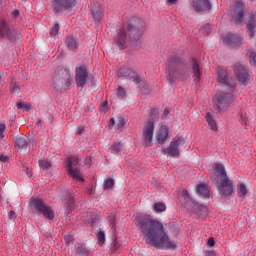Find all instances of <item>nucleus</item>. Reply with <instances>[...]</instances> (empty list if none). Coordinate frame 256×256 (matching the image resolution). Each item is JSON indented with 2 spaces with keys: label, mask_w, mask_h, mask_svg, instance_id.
I'll return each instance as SVG.
<instances>
[{
  "label": "nucleus",
  "mask_w": 256,
  "mask_h": 256,
  "mask_svg": "<svg viewBox=\"0 0 256 256\" xmlns=\"http://www.w3.org/2000/svg\"><path fill=\"white\" fill-rule=\"evenodd\" d=\"M136 221V227L139 228L152 247L166 251L177 247V244L169 238V234L165 231V226L159 220L149 217H138Z\"/></svg>",
  "instance_id": "obj_1"
},
{
  "label": "nucleus",
  "mask_w": 256,
  "mask_h": 256,
  "mask_svg": "<svg viewBox=\"0 0 256 256\" xmlns=\"http://www.w3.org/2000/svg\"><path fill=\"white\" fill-rule=\"evenodd\" d=\"M167 73L169 83H175L177 75H181V77H189L191 75V71H189L185 62L178 56H172L168 59Z\"/></svg>",
  "instance_id": "obj_2"
},
{
  "label": "nucleus",
  "mask_w": 256,
  "mask_h": 256,
  "mask_svg": "<svg viewBox=\"0 0 256 256\" xmlns=\"http://www.w3.org/2000/svg\"><path fill=\"white\" fill-rule=\"evenodd\" d=\"M73 84V75L67 68L58 67L54 72L53 88L55 91H67Z\"/></svg>",
  "instance_id": "obj_3"
},
{
  "label": "nucleus",
  "mask_w": 256,
  "mask_h": 256,
  "mask_svg": "<svg viewBox=\"0 0 256 256\" xmlns=\"http://www.w3.org/2000/svg\"><path fill=\"white\" fill-rule=\"evenodd\" d=\"M159 116V109L152 108L150 112L151 119L147 121L143 128V139L145 147H153V133L155 132V119Z\"/></svg>",
  "instance_id": "obj_4"
},
{
  "label": "nucleus",
  "mask_w": 256,
  "mask_h": 256,
  "mask_svg": "<svg viewBox=\"0 0 256 256\" xmlns=\"http://www.w3.org/2000/svg\"><path fill=\"white\" fill-rule=\"evenodd\" d=\"M66 170L68 172L69 177H71L74 181H85L83 176H81V163H79V158L70 156L66 161Z\"/></svg>",
  "instance_id": "obj_5"
},
{
  "label": "nucleus",
  "mask_w": 256,
  "mask_h": 256,
  "mask_svg": "<svg viewBox=\"0 0 256 256\" xmlns=\"http://www.w3.org/2000/svg\"><path fill=\"white\" fill-rule=\"evenodd\" d=\"M30 205L38 211V213H41L45 219H48L49 221H53V219H55V211H53L50 206H47L42 199L31 198Z\"/></svg>",
  "instance_id": "obj_6"
},
{
  "label": "nucleus",
  "mask_w": 256,
  "mask_h": 256,
  "mask_svg": "<svg viewBox=\"0 0 256 256\" xmlns=\"http://www.w3.org/2000/svg\"><path fill=\"white\" fill-rule=\"evenodd\" d=\"M181 145H185V138L181 136H176L170 142L169 147L163 149L162 152L164 155H169V157L179 159V147H181Z\"/></svg>",
  "instance_id": "obj_7"
},
{
  "label": "nucleus",
  "mask_w": 256,
  "mask_h": 256,
  "mask_svg": "<svg viewBox=\"0 0 256 256\" xmlns=\"http://www.w3.org/2000/svg\"><path fill=\"white\" fill-rule=\"evenodd\" d=\"M233 103V93L231 92H220L217 95L216 109L218 113H223L227 111L228 107H231Z\"/></svg>",
  "instance_id": "obj_8"
},
{
  "label": "nucleus",
  "mask_w": 256,
  "mask_h": 256,
  "mask_svg": "<svg viewBox=\"0 0 256 256\" xmlns=\"http://www.w3.org/2000/svg\"><path fill=\"white\" fill-rule=\"evenodd\" d=\"M87 81H89V71L87 70V66H76L75 83L78 89L83 90L85 85H87Z\"/></svg>",
  "instance_id": "obj_9"
},
{
  "label": "nucleus",
  "mask_w": 256,
  "mask_h": 256,
  "mask_svg": "<svg viewBox=\"0 0 256 256\" xmlns=\"http://www.w3.org/2000/svg\"><path fill=\"white\" fill-rule=\"evenodd\" d=\"M77 0H52L51 7L53 13H63L71 11L75 7Z\"/></svg>",
  "instance_id": "obj_10"
},
{
  "label": "nucleus",
  "mask_w": 256,
  "mask_h": 256,
  "mask_svg": "<svg viewBox=\"0 0 256 256\" xmlns=\"http://www.w3.org/2000/svg\"><path fill=\"white\" fill-rule=\"evenodd\" d=\"M139 23L140 24H136V25L129 23L127 25V31L129 33L131 43L135 41H139V39L143 37V27H144L143 20H139Z\"/></svg>",
  "instance_id": "obj_11"
},
{
  "label": "nucleus",
  "mask_w": 256,
  "mask_h": 256,
  "mask_svg": "<svg viewBox=\"0 0 256 256\" xmlns=\"http://www.w3.org/2000/svg\"><path fill=\"white\" fill-rule=\"evenodd\" d=\"M233 180L229 178L220 179V186L218 187V191L222 197H231L233 193H235V188H233Z\"/></svg>",
  "instance_id": "obj_12"
},
{
  "label": "nucleus",
  "mask_w": 256,
  "mask_h": 256,
  "mask_svg": "<svg viewBox=\"0 0 256 256\" xmlns=\"http://www.w3.org/2000/svg\"><path fill=\"white\" fill-rule=\"evenodd\" d=\"M0 37L2 39H7V41H11L12 43L17 41L15 31L9 27V24L5 20H0Z\"/></svg>",
  "instance_id": "obj_13"
},
{
  "label": "nucleus",
  "mask_w": 256,
  "mask_h": 256,
  "mask_svg": "<svg viewBox=\"0 0 256 256\" xmlns=\"http://www.w3.org/2000/svg\"><path fill=\"white\" fill-rule=\"evenodd\" d=\"M14 147L20 149V151L29 153L31 150V140L25 134H18L14 137Z\"/></svg>",
  "instance_id": "obj_14"
},
{
  "label": "nucleus",
  "mask_w": 256,
  "mask_h": 256,
  "mask_svg": "<svg viewBox=\"0 0 256 256\" xmlns=\"http://www.w3.org/2000/svg\"><path fill=\"white\" fill-rule=\"evenodd\" d=\"M117 75L118 77H129L137 85L143 83V79L141 78V76L136 74V72L133 71V69L127 66H121L117 72Z\"/></svg>",
  "instance_id": "obj_15"
},
{
  "label": "nucleus",
  "mask_w": 256,
  "mask_h": 256,
  "mask_svg": "<svg viewBox=\"0 0 256 256\" xmlns=\"http://www.w3.org/2000/svg\"><path fill=\"white\" fill-rule=\"evenodd\" d=\"M235 75L242 85H247L249 83V68L243 65H236L234 67Z\"/></svg>",
  "instance_id": "obj_16"
},
{
  "label": "nucleus",
  "mask_w": 256,
  "mask_h": 256,
  "mask_svg": "<svg viewBox=\"0 0 256 256\" xmlns=\"http://www.w3.org/2000/svg\"><path fill=\"white\" fill-rule=\"evenodd\" d=\"M214 171V175L211 176L214 185H219V181H221V179L229 178V176H227V171H225V166L221 163L214 164Z\"/></svg>",
  "instance_id": "obj_17"
},
{
  "label": "nucleus",
  "mask_w": 256,
  "mask_h": 256,
  "mask_svg": "<svg viewBox=\"0 0 256 256\" xmlns=\"http://www.w3.org/2000/svg\"><path fill=\"white\" fill-rule=\"evenodd\" d=\"M244 11H245V4H243V1L237 0L234 5V14H233L234 23L236 25H241V23H243Z\"/></svg>",
  "instance_id": "obj_18"
},
{
  "label": "nucleus",
  "mask_w": 256,
  "mask_h": 256,
  "mask_svg": "<svg viewBox=\"0 0 256 256\" xmlns=\"http://www.w3.org/2000/svg\"><path fill=\"white\" fill-rule=\"evenodd\" d=\"M113 43L118 49H127V31L125 27L119 30L116 37L113 39Z\"/></svg>",
  "instance_id": "obj_19"
},
{
  "label": "nucleus",
  "mask_w": 256,
  "mask_h": 256,
  "mask_svg": "<svg viewBox=\"0 0 256 256\" xmlns=\"http://www.w3.org/2000/svg\"><path fill=\"white\" fill-rule=\"evenodd\" d=\"M223 43L227 45V47H239L241 46V37L235 34H226L222 37Z\"/></svg>",
  "instance_id": "obj_20"
},
{
  "label": "nucleus",
  "mask_w": 256,
  "mask_h": 256,
  "mask_svg": "<svg viewBox=\"0 0 256 256\" xmlns=\"http://www.w3.org/2000/svg\"><path fill=\"white\" fill-rule=\"evenodd\" d=\"M192 7L198 13L209 11L211 10V2L209 0H193Z\"/></svg>",
  "instance_id": "obj_21"
},
{
  "label": "nucleus",
  "mask_w": 256,
  "mask_h": 256,
  "mask_svg": "<svg viewBox=\"0 0 256 256\" xmlns=\"http://www.w3.org/2000/svg\"><path fill=\"white\" fill-rule=\"evenodd\" d=\"M190 65L192 69V77L194 79L195 83H199L201 80V66L199 65V62H197V59L192 58L190 60Z\"/></svg>",
  "instance_id": "obj_22"
},
{
  "label": "nucleus",
  "mask_w": 256,
  "mask_h": 256,
  "mask_svg": "<svg viewBox=\"0 0 256 256\" xmlns=\"http://www.w3.org/2000/svg\"><path fill=\"white\" fill-rule=\"evenodd\" d=\"M156 139L160 145H163L169 139V128L167 126L160 127Z\"/></svg>",
  "instance_id": "obj_23"
},
{
  "label": "nucleus",
  "mask_w": 256,
  "mask_h": 256,
  "mask_svg": "<svg viewBox=\"0 0 256 256\" xmlns=\"http://www.w3.org/2000/svg\"><path fill=\"white\" fill-rule=\"evenodd\" d=\"M92 15L95 23L101 22V19H103V7L101 6V4H94V8L92 9Z\"/></svg>",
  "instance_id": "obj_24"
},
{
  "label": "nucleus",
  "mask_w": 256,
  "mask_h": 256,
  "mask_svg": "<svg viewBox=\"0 0 256 256\" xmlns=\"http://www.w3.org/2000/svg\"><path fill=\"white\" fill-rule=\"evenodd\" d=\"M196 193L203 199H209V186L207 184H199L196 188Z\"/></svg>",
  "instance_id": "obj_25"
},
{
  "label": "nucleus",
  "mask_w": 256,
  "mask_h": 256,
  "mask_svg": "<svg viewBox=\"0 0 256 256\" xmlns=\"http://www.w3.org/2000/svg\"><path fill=\"white\" fill-rule=\"evenodd\" d=\"M246 27L248 29L249 37H255V31H253L256 27L255 15H253V14L249 15L248 23H247Z\"/></svg>",
  "instance_id": "obj_26"
},
{
  "label": "nucleus",
  "mask_w": 256,
  "mask_h": 256,
  "mask_svg": "<svg viewBox=\"0 0 256 256\" xmlns=\"http://www.w3.org/2000/svg\"><path fill=\"white\" fill-rule=\"evenodd\" d=\"M91 251L89 250V247H87V244H76V255L78 256H89Z\"/></svg>",
  "instance_id": "obj_27"
},
{
  "label": "nucleus",
  "mask_w": 256,
  "mask_h": 256,
  "mask_svg": "<svg viewBox=\"0 0 256 256\" xmlns=\"http://www.w3.org/2000/svg\"><path fill=\"white\" fill-rule=\"evenodd\" d=\"M66 46L69 51H77V39L73 36H66Z\"/></svg>",
  "instance_id": "obj_28"
},
{
  "label": "nucleus",
  "mask_w": 256,
  "mask_h": 256,
  "mask_svg": "<svg viewBox=\"0 0 256 256\" xmlns=\"http://www.w3.org/2000/svg\"><path fill=\"white\" fill-rule=\"evenodd\" d=\"M205 119L211 131H218L217 122L213 118V114H211L210 112H207L205 115Z\"/></svg>",
  "instance_id": "obj_29"
},
{
  "label": "nucleus",
  "mask_w": 256,
  "mask_h": 256,
  "mask_svg": "<svg viewBox=\"0 0 256 256\" xmlns=\"http://www.w3.org/2000/svg\"><path fill=\"white\" fill-rule=\"evenodd\" d=\"M218 81L219 83H223V85H229V75L227 74V71L224 69L218 70Z\"/></svg>",
  "instance_id": "obj_30"
},
{
  "label": "nucleus",
  "mask_w": 256,
  "mask_h": 256,
  "mask_svg": "<svg viewBox=\"0 0 256 256\" xmlns=\"http://www.w3.org/2000/svg\"><path fill=\"white\" fill-rule=\"evenodd\" d=\"M195 213L198 217H207L209 214V209L203 205H197L195 208Z\"/></svg>",
  "instance_id": "obj_31"
},
{
  "label": "nucleus",
  "mask_w": 256,
  "mask_h": 256,
  "mask_svg": "<svg viewBox=\"0 0 256 256\" xmlns=\"http://www.w3.org/2000/svg\"><path fill=\"white\" fill-rule=\"evenodd\" d=\"M247 193H248L247 186L241 183L238 186V190H237L238 197H240L241 199H245V197H247Z\"/></svg>",
  "instance_id": "obj_32"
},
{
  "label": "nucleus",
  "mask_w": 256,
  "mask_h": 256,
  "mask_svg": "<svg viewBox=\"0 0 256 256\" xmlns=\"http://www.w3.org/2000/svg\"><path fill=\"white\" fill-rule=\"evenodd\" d=\"M153 211L155 213H163V211H167V205L163 202H157L153 206Z\"/></svg>",
  "instance_id": "obj_33"
},
{
  "label": "nucleus",
  "mask_w": 256,
  "mask_h": 256,
  "mask_svg": "<svg viewBox=\"0 0 256 256\" xmlns=\"http://www.w3.org/2000/svg\"><path fill=\"white\" fill-rule=\"evenodd\" d=\"M66 205L69 211H73V209H75V198L73 195H71V193H67Z\"/></svg>",
  "instance_id": "obj_34"
},
{
  "label": "nucleus",
  "mask_w": 256,
  "mask_h": 256,
  "mask_svg": "<svg viewBox=\"0 0 256 256\" xmlns=\"http://www.w3.org/2000/svg\"><path fill=\"white\" fill-rule=\"evenodd\" d=\"M125 125H127V118H125V116H118L117 118V127L118 129H123V127H125Z\"/></svg>",
  "instance_id": "obj_35"
},
{
  "label": "nucleus",
  "mask_w": 256,
  "mask_h": 256,
  "mask_svg": "<svg viewBox=\"0 0 256 256\" xmlns=\"http://www.w3.org/2000/svg\"><path fill=\"white\" fill-rule=\"evenodd\" d=\"M97 239H98V245L100 247H103V245H105V232L100 230L97 234Z\"/></svg>",
  "instance_id": "obj_36"
},
{
  "label": "nucleus",
  "mask_w": 256,
  "mask_h": 256,
  "mask_svg": "<svg viewBox=\"0 0 256 256\" xmlns=\"http://www.w3.org/2000/svg\"><path fill=\"white\" fill-rule=\"evenodd\" d=\"M115 187V180L108 178L104 181V189H113Z\"/></svg>",
  "instance_id": "obj_37"
},
{
  "label": "nucleus",
  "mask_w": 256,
  "mask_h": 256,
  "mask_svg": "<svg viewBox=\"0 0 256 256\" xmlns=\"http://www.w3.org/2000/svg\"><path fill=\"white\" fill-rule=\"evenodd\" d=\"M111 151L121 153V151H123V144H121V142L114 143L113 146H111Z\"/></svg>",
  "instance_id": "obj_38"
},
{
  "label": "nucleus",
  "mask_w": 256,
  "mask_h": 256,
  "mask_svg": "<svg viewBox=\"0 0 256 256\" xmlns=\"http://www.w3.org/2000/svg\"><path fill=\"white\" fill-rule=\"evenodd\" d=\"M39 167H41V169L49 170L51 169V162L47 160H39Z\"/></svg>",
  "instance_id": "obj_39"
},
{
  "label": "nucleus",
  "mask_w": 256,
  "mask_h": 256,
  "mask_svg": "<svg viewBox=\"0 0 256 256\" xmlns=\"http://www.w3.org/2000/svg\"><path fill=\"white\" fill-rule=\"evenodd\" d=\"M10 92L15 93L16 95L21 92V87L17 83H11L10 85Z\"/></svg>",
  "instance_id": "obj_40"
},
{
  "label": "nucleus",
  "mask_w": 256,
  "mask_h": 256,
  "mask_svg": "<svg viewBox=\"0 0 256 256\" xmlns=\"http://www.w3.org/2000/svg\"><path fill=\"white\" fill-rule=\"evenodd\" d=\"M59 29H60L59 23H55L50 30V37H55V35H58Z\"/></svg>",
  "instance_id": "obj_41"
},
{
  "label": "nucleus",
  "mask_w": 256,
  "mask_h": 256,
  "mask_svg": "<svg viewBox=\"0 0 256 256\" xmlns=\"http://www.w3.org/2000/svg\"><path fill=\"white\" fill-rule=\"evenodd\" d=\"M126 95H127V93L125 92V88L119 86L118 92H117L118 99H125Z\"/></svg>",
  "instance_id": "obj_42"
},
{
  "label": "nucleus",
  "mask_w": 256,
  "mask_h": 256,
  "mask_svg": "<svg viewBox=\"0 0 256 256\" xmlns=\"http://www.w3.org/2000/svg\"><path fill=\"white\" fill-rule=\"evenodd\" d=\"M16 107H17V109H25V111H29L31 109L30 104H25L23 102L16 103Z\"/></svg>",
  "instance_id": "obj_43"
},
{
  "label": "nucleus",
  "mask_w": 256,
  "mask_h": 256,
  "mask_svg": "<svg viewBox=\"0 0 256 256\" xmlns=\"http://www.w3.org/2000/svg\"><path fill=\"white\" fill-rule=\"evenodd\" d=\"M250 65L256 67V52L250 53Z\"/></svg>",
  "instance_id": "obj_44"
},
{
  "label": "nucleus",
  "mask_w": 256,
  "mask_h": 256,
  "mask_svg": "<svg viewBox=\"0 0 256 256\" xmlns=\"http://www.w3.org/2000/svg\"><path fill=\"white\" fill-rule=\"evenodd\" d=\"M5 131H7V126H5V124H0V139H4L5 138Z\"/></svg>",
  "instance_id": "obj_45"
},
{
  "label": "nucleus",
  "mask_w": 256,
  "mask_h": 256,
  "mask_svg": "<svg viewBox=\"0 0 256 256\" xmlns=\"http://www.w3.org/2000/svg\"><path fill=\"white\" fill-rule=\"evenodd\" d=\"M108 109H109V104L107 103V101H104L100 105V111H102L103 113H106V111H108Z\"/></svg>",
  "instance_id": "obj_46"
},
{
  "label": "nucleus",
  "mask_w": 256,
  "mask_h": 256,
  "mask_svg": "<svg viewBox=\"0 0 256 256\" xmlns=\"http://www.w3.org/2000/svg\"><path fill=\"white\" fill-rule=\"evenodd\" d=\"M181 195L186 201H191V197L189 196V192L187 190H183Z\"/></svg>",
  "instance_id": "obj_47"
},
{
  "label": "nucleus",
  "mask_w": 256,
  "mask_h": 256,
  "mask_svg": "<svg viewBox=\"0 0 256 256\" xmlns=\"http://www.w3.org/2000/svg\"><path fill=\"white\" fill-rule=\"evenodd\" d=\"M24 172L26 173L27 177H33V169H31L30 167H26L24 169Z\"/></svg>",
  "instance_id": "obj_48"
},
{
  "label": "nucleus",
  "mask_w": 256,
  "mask_h": 256,
  "mask_svg": "<svg viewBox=\"0 0 256 256\" xmlns=\"http://www.w3.org/2000/svg\"><path fill=\"white\" fill-rule=\"evenodd\" d=\"M203 33L209 35V33H211V27L209 25L204 26Z\"/></svg>",
  "instance_id": "obj_49"
},
{
  "label": "nucleus",
  "mask_w": 256,
  "mask_h": 256,
  "mask_svg": "<svg viewBox=\"0 0 256 256\" xmlns=\"http://www.w3.org/2000/svg\"><path fill=\"white\" fill-rule=\"evenodd\" d=\"M208 245H210V247H213L215 245V238H213V237L209 238Z\"/></svg>",
  "instance_id": "obj_50"
},
{
  "label": "nucleus",
  "mask_w": 256,
  "mask_h": 256,
  "mask_svg": "<svg viewBox=\"0 0 256 256\" xmlns=\"http://www.w3.org/2000/svg\"><path fill=\"white\" fill-rule=\"evenodd\" d=\"M84 130H85V127H83V126H78L76 134H77V135H81V133H83Z\"/></svg>",
  "instance_id": "obj_51"
},
{
  "label": "nucleus",
  "mask_w": 256,
  "mask_h": 256,
  "mask_svg": "<svg viewBox=\"0 0 256 256\" xmlns=\"http://www.w3.org/2000/svg\"><path fill=\"white\" fill-rule=\"evenodd\" d=\"M205 256H215V251L208 250V251L205 252Z\"/></svg>",
  "instance_id": "obj_52"
},
{
  "label": "nucleus",
  "mask_w": 256,
  "mask_h": 256,
  "mask_svg": "<svg viewBox=\"0 0 256 256\" xmlns=\"http://www.w3.org/2000/svg\"><path fill=\"white\" fill-rule=\"evenodd\" d=\"M65 242L67 243V245H69V243L72 241L71 236L67 235L64 236Z\"/></svg>",
  "instance_id": "obj_53"
},
{
  "label": "nucleus",
  "mask_w": 256,
  "mask_h": 256,
  "mask_svg": "<svg viewBox=\"0 0 256 256\" xmlns=\"http://www.w3.org/2000/svg\"><path fill=\"white\" fill-rule=\"evenodd\" d=\"M142 93H143L144 95H148V93H149V88H147V86H144V89H142Z\"/></svg>",
  "instance_id": "obj_54"
},
{
  "label": "nucleus",
  "mask_w": 256,
  "mask_h": 256,
  "mask_svg": "<svg viewBox=\"0 0 256 256\" xmlns=\"http://www.w3.org/2000/svg\"><path fill=\"white\" fill-rule=\"evenodd\" d=\"M178 0H168V5H176Z\"/></svg>",
  "instance_id": "obj_55"
},
{
  "label": "nucleus",
  "mask_w": 256,
  "mask_h": 256,
  "mask_svg": "<svg viewBox=\"0 0 256 256\" xmlns=\"http://www.w3.org/2000/svg\"><path fill=\"white\" fill-rule=\"evenodd\" d=\"M85 165H91V158L90 157L85 158Z\"/></svg>",
  "instance_id": "obj_56"
},
{
  "label": "nucleus",
  "mask_w": 256,
  "mask_h": 256,
  "mask_svg": "<svg viewBox=\"0 0 256 256\" xmlns=\"http://www.w3.org/2000/svg\"><path fill=\"white\" fill-rule=\"evenodd\" d=\"M8 215H9V219H13V217H15V211H10Z\"/></svg>",
  "instance_id": "obj_57"
},
{
  "label": "nucleus",
  "mask_w": 256,
  "mask_h": 256,
  "mask_svg": "<svg viewBox=\"0 0 256 256\" xmlns=\"http://www.w3.org/2000/svg\"><path fill=\"white\" fill-rule=\"evenodd\" d=\"M13 17H19V10H14L12 12Z\"/></svg>",
  "instance_id": "obj_58"
},
{
  "label": "nucleus",
  "mask_w": 256,
  "mask_h": 256,
  "mask_svg": "<svg viewBox=\"0 0 256 256\" xmlns=\"http://www.w3.org/2000/svg\"><path fill=\"white\" fill-rule=\"evenodd\" d=\"M7 159H8L7 156H4V155L0 156V161H3V163H5V161H7Z\"/></svg>",
  "instance_id": "obj_59"
},
{
  "label": "nucleus",
  "mask_w": 256,
  "mask_h": 256,
  "mask_svg": "<svg viewBox=\"0 0 256 256\" xmlns=\"http://www.w3.org/2000/svg\"><path fill=\"white\" fill-rule=\"evenodd\" d=\"M110 125H115V118H110Z\"/></svg>",
  "instance_id": "obj_60"
},
{
  "label": "nucleus",
  "mask_w": 256,
  "mask_h": 256,
  "mask_svg": "<svg viewBox=\"0 0 256 256\" xmlns=\"http://www.w3.org/2000/svg\"><path fill=\"white\" fill-rule=\"evenodd\" d=\"M36 125H41V120H38V121L36 122Z\"/></svg>",
  "instance_id": "obj_61"
},
{
  "label": "nucleus",
  "mask_w": 256,
  "mask_h": 256,
  "mask_svg": "<svg viewBox=\"0 0 256 256\" xmlns=\"http://www.w3.org/2000/svg\"><path fill=\"white\" fill-rule=\"evenodd\" d=\"M164 112L167 114V113H169V110L166 108Z\"/></svg>",
  "instance_id": "obj_62"
},
{
  "label": "nucleus",
  "mask_w": 256,
  "mask_h": 256,
  "mask_svg": "<svg viewBox=\"0 0 256 256\" xmlns=\"http://www.w3.org/2000/svg\"><path fill=\"white\" fill-rule=\"evenodd\" d=\"M232 89H235V87H234V86H232Z\"/></svg>",
  "instance_id": "obj_63"
},
{
  "label": "nucleus",
  "mask_w": 256,
  "mask_h": 256,
  "mask_svg": "<svg viewBox=\"0 0 256 256\" xmlns=\"http://www.w3.org/2000/svg\"><path fill=\"white\" fill-rule=\"evenodd\" d=\"M0 83H1V75H0Z\"/></svg>",
  "instance_id": "obj_64"
}]
</instances>
